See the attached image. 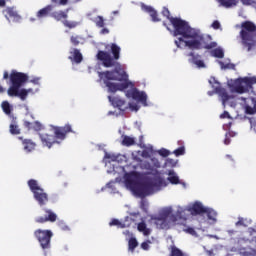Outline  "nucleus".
Returning a JSON list of instances; mask_svg holds the SVG:
<instances>
[{
	"label": "nucleus",
	"mask_w": 256,
	"mask_h": 256,
	"mask_svg": "<svg viewBox=\"0 0 256 256\" xmlns=\"http://www.w3.org/2000/svg\"><path fill=\"white\" fill-rule=\"evenodd\" d=\"M29 81V76L23 72H17L13 70L10 74L11 87L8 91H15V89H21Z\"/></svg>",
	"instance_id": "7"
},
{
	"label": "nucleus",
	"mask_w": 256,
	"mask_h": 256,
	"mask_svg": "<svg viewBox=\"0 0 256 256\" xmlns=\"http://www.w3.org/2000/svg\"><path fill=\"white\" fill-rule=\"evenodd\" d=\"M240 45L244 51H253L256 47V25L252 21H244L241 23V31L239 33Z\"/></svg>",
	"instance_id": "3"
},
{
	"label": "nucleus",
	"mask_w": 256,
	"mask_h": 256,
	"mask_svg": "<svg viewBox=\"0 0 256 256\" xmlns=\"http://www.w3.org/2000/svg\"><path fill=\"white\" fill-rule=\"evenodd\" d=\"M108 100L113 105V107H117L120 111H124L123 106L125 105V100L119 97L108 96Z\"/></svg>",
	"instance_id": "20"
},
{
	"label": "nucleus",
	"mask_w": 256,
	"mask_h": 256,
	"mask_svg": "<svg viewBox=\"0 0 256 256\" xmlns=\"http://www.w3.org/2000/svg\"><path fill=\"white\" fill-rule=\"evenodd\" d=\"M2 14L9 22L13 21V23H19L21 21V15H19L17 9L13 6L6 7L4 10H2Z\"/></svg>",
	"instance_id": "12"
},
{
	"label": "nucleus",
	"mask_w": 256,
	"mask_h": 256,
	"mask_svg": "<svg viewBox=\"0 0 256 256\" xmlns=\"http://www.w3.org/2000/svg\"><path fill=\"white\" fill-rule=\"evenodd\" d=\"M215 90L214 91H208V95L210 96V97H212V95H215Z\"/></svg>",
	"instance_id": "64"
},
{
	"label": "nucleus",
	"mask_w": 256,
	"mask_h": 256,
	"mask_svg": "<svg viewBox=\"0 0 256 256\" xmlns=\"http://www.w3.org/2000/svg\"><path fill=\"white\" fill-rule=\"evenodd\" d=\"M231 117V115L229 114V112L224 111L221 115H220V119H229Z\"/></svg>",
	"instance_id": "51"
},
{
	"label": "nucleus",
	"mask_w": 256,
	"mask_h": 256,
	"mask_svg": "<svg viewBox=\"0 0 256 256\" xmlns=\"http://www.w3.org/2000/svg\"><path fill=\"white\" fill-rule=\"evenodd\" d=\"M162 15L170 21L172 27L174 28V37L180 36V38L175 41V45L178 47V49H181L182 43H184V46L190 49V51H199L201 49L210 50L217 47V42H207L205 40V36L201 34L199 30L191 28L189 22L181 18L171 16L169 8L164 7L162 10Z\"/></svg>",
	"instance_id": "1"
},
{
	"label": "nucleus",
	"mask_w": 256,
	"mask_h": 256,
	"mask_svg": "<svg viewBox=\"0 0 256 256\" xmlns=\"http://www.w3.org/2000/svg\"><path fill=\"white\" fill-rule=\"evenodd\" d=\"M142 157H150L149 156V152L147 151V150H144L143 152H142Z\"/></svg>",
	"instance_id": "59"
},
{
	"label": "nucleus",
	"mask_w": 256,
	"mask_h": 256,
	"mask_svg": "<svg viewBox=\"0 0 256 256\" xmlns=\"http://www.w3.org/2000/svg\"><path fill=\"white\" fill-rule=\"evenodd\" d=\"M98 76L108 88L109 93H117V91H125V89H129V85H131V82H123V83L110 82V81H127L129 76L127 75V72L125 70H112V71L98 72Z\"/></svg>",
	"instance_id": "2"
},
{
	"label": "nucleus",
	"mask_w": 256,
	"mask_h": 256,
	"mask_svg": "<svg viewBox=\"0 0 256 256\" xmlns=\"http://www.w3.org/2000/svg\"><path fill=\"white\" fill-rule=\"evenodd\" d=\"M158 153L161 157H169L171 155V152L165 148L160 149Z\"/></svg>",
	"instance_id": "44"
},
{
	"label": "nucleus",
	"mask_w": 256,
	"mask_h": 256,
	"mask_svg": "<svg viewBox=\"0 0 256 256\" xmlns=\"http://www.w3.org/2000/svg\"><path fill=\"white\" fill-rule=\"evenodd\" d=\"M219 3L226 9L237 6V0H219Z\"/></svg>",
	"instance_id": "33"
},
{
	"label": "nucleus",
	"mask_w": 256,
	"mask_h": 256,
	"mask_svg": "<svg viewBox=\"0 0 256 256\" xmlns=\"http://www.w3.org/2000/svg\"><path fill=\"white\" fill-rule=\"evenodd\" d=\"M11 135H21V128L17 125V122L13 121L9 126Z\"/></svg>",
	"instance_id": "32"
},
{
	"label": "nucleus",
	"mask_w": 256,
	"mask_h": 256,
	"mask_svg": "<svg viewBox=\"0 0 256 256\" xmlns=\"http://www.w3.org/2000/svg\"><path fill=\"white\" fill-rule=\"evenodd\" d=\"M170 256H188V255L183 253L181 249L177 248L176 246H173L171 248Z\"/></svg>",
	"instance_id": "37"
},
{
	"label": "nucleus",
	"mask_w": 256,
	"mask_h": 256,
	"mask_svg": "<svg viewBox=\"0 0 256 256\" xmlns=\"http://www.w3.org/2000/svg\"><path fill=\"white\" fill-rule=\"evenodd\" d=\"M53 3H56L57 5L65 6L69 3V0H51ZM72 3H79L81 0H70Z\"/></svg>",
	"instance_id": "40"
},
{
	"label": "nucleus",
	"mask_w": 256,
	"mask_h": 256,
	"mask_svg": "<svg viewBox=\"0 0 256 256\" xmlns=\"http://www.w3.org/2000/svg\"><path fill=\"white\" fill-rule=\"evenodd\" d=\"M212 27L214 29H221V23H219V21L215 20L213 23H212Z\"/></svg>",
	"instance_id": "53"
},
{
	"label": "nucleus",
	"mask_w": 256,
	"mask_h": 256,
	"mask_svg": "<svg viewBox=\"0 0 256 256\" xmlns=\"http://www.w3.org/2000/svg\"><path fill=\"white\" fill-rule=\"evenodd\" d=\"M136 143L137 142L134 137L122 135L121 145H123V147H133Z\"/></svg>",
	"instance_id": "26"
},
{
	"label": "nucleus",
	"mask_w": 256,
	"mask_h": 256,
	"mask_svg": "<svg viewBox=\"0 0 256 256\" xmlns=\"http://www.w3.org/2000/svg\"><path fill=\"white\" fill-rule=\"evenodd\" d=\"M9 77V72L5 71L3 74V79H7Z\"/></svg>",
	"instance_id": "62"
},
{
	"label": "nucleus",
	"mask_w": 256,
	"mask_h": 256,
	"mask_svg": "<svg viewBox=\"0 0 256 256\" xmlns=\"http://www.w3.org/2000/svg\"><path fill=\"white\" fill-rule=\"evenodd\" d=\"M126 185L128 187H135V180H133L132 178L127 177L126 178Z\"/></svg>",
	"instance_id": "47"
},
{
	"label": "nucleus",
	"mask_w": 256,
	"mask_h": 256,
	"mask_svg": "<svg viewBox=\"0 0 256 256\" xmlns=\"http://www.w3.org/2000/svg\"><path fill=\"white\" fill-rule=\"evenodd\" d=\"M246 111L249 115H253L255 113V108L247 107Z\"/></svg>",
	"instance_id": "55"
},
{
	"label": "nucleus",
	"mask_w": 256,
	"mask_h": 256,
	"mask_svg": "<svg viewBox=\"0 0 256 256\" xmlns=\"http://www.w3.org/2000/svg\"><path fill=\"white\" fill-rule=\"evenodd\" d=\"M205 213H207L208 219H210L211 221H216V219H217V212H215V210L207 209L206 208Z\"/></svg>",
	"instance_id": "38"
},
{
	"label": "nucleus",
	"mask_w": 256,
	"mask_h": 256,
	"mask_svg": "<svg viewBox=\"0 0 256 256\" xmlns=\"http://www.w3.org/2000/svg\"><path fill=\"white\" fill-rule=\"evenodd\" d=\"M126 97H128V99L132 98L135 101H139V103H142L144 107H147V94L145 92H139L137 88H132L130 90H127Z\"/></svg>",
	"instance_id": "10"
},
{
	"label": "nucleus",
	"mask_w": 256,
	"mask_h": 256,
	"mask_svg": "<svg viewBox=\"0 0 256 256\" xmlns=\"http://www.w3.org/2000/svg\"><path fill=\"white\" fill-rule=\"evenodd\" d=\"M243 82H241V79H238L236 81V85L234 87V91L236 93H240V94H243V93H247L249 91V89H247L246 86H243Z\"/></svg>",
	"instance_id": "31"
},
{
	"label": "nucleus",
	"mask_w": 256,
	"mask_h": 256,
	"mask_svg": "<svg viewBox=\"0 0 256 256\" xmlns=\"http://www.w3.org/2000/svg\"><path fill=\"white\" fill-rule=\"evenodd\" d=\"M54 131V139L59 141H65L67 139L68 133H73V128L71 124H66L65 126H52Z\"/></svg>",
	"instance_id": "9"
},
{
	"label": "nucleus",
	"mask_w": 256,
	"mask_h": 256,
	"mask_svg": "<svg viewBox=\"0 0 256 256\" xmlns=\"http://www.w3.org/2000/svg\"><path fill=\"white\" fill-rule=\"evenodd\" d=\"M110 50L113 56L107 51L99 50L96 58L98 61L102 62L103 67L109 69V67H114V70L121 71V63H119V59H121V47L117 44H110Z\"/></svg>",
	"instance_id": "4"
},
{
	"label": "nucleus",
	"mask_w": 256,
	"mask_h": 256,
	"mask_svg": "<svg viewBox=\"0 0 256 256\" xmlns=\"http://www.w3.org/2000/svg\"><path fill=\"white\" fill-rule=\"evenodd\" d=\"M137 247H139V242H137V238H130L128 241L129 251H131V253H134Z\"/></svg>",
	"instance_id": "34"
},
{
	"label": "nucleus",
	"mask_w": 256,
	"mask_h": 256,
	"mask_svg": "<svg viewBox=\"0 0 256 256\" xmlns=\"http://www.w3.org/2000/svg\"><path fill=\"white\" fill-rule=\"evenodd\" d=\"M176 157H181L185 153V146H180L176 150L173 151Z\"/></svg>",
	"instance_id": "42"
},
{
	"label": "nucleus",
	"mask_w": 256,
	"mask_h": 256,
	"mask_svg": "<svg viewBox=\"0 0 256 256\" xmlns=\"http://www.w3.org/2000/svg\"><path fill=\"white\" fill-rule=\"evenodd\" d=\"M241 2L243 3V5H251L252 0H241Z\"/></svg>",
	"instance_id": "57"
},
{
	"label": "nucleus",
	"mask_w": 256,
	"mask_h": 256,
	"mask_svg": "<svg viewBox=\"0 0 256 256\" xmlns=\"http://www.w3.org/2000/svg\"><path fill=\"white\" fill-rule=\"evenodd\" d=\"M39 81H41V78L35 77L30 80V83H33L34 85H39Z\"/></svg>",
	"instance_id": "54"
},
{
	"label": "nucleus",
	"mask_w": 256,
	"mask_h": 256,
	"mask_svg": "<svg viewBox=\"0 0 256 256\" xmlns=\"http://www.w3.org/2000/svg\"><path fill=\"white\" fill-rule=\"evenodd\" d=\"M2 111L5 113V115H9L11 111H13V108L11 107V104H9L8 101H3L1 104Z\"/></svg>",
	"instance_id": "36"
},
{
	"label": "nucleus",
	"mask_w": 256,
	"mask_h": 256,
	"mask_svg": "<svg viewBox=\"0 0 256 256\" xmlns=\"http://www.w3.org/2000/svg\"><path fill=\"white\" fill-rule=\"evenodd\" d=\"M191 215H203L207 211V208L201 204V202H195L192 207L189 208Z\"/></svg>",
	"instance_id": "19"
},
{
	"label": "nucleus",
	"mask_w": 256,
	"mask_h": 256,
	"mask_svg": "<svg viewBox=\"0 0 256 256\" xmlns=\"http://www.w3.org/2000/svg\"><path fill=\"white\" fill-rule=\"evenodd\" d=\"M34 237L43 250L44 256H47V251L51 249V239H53V232L51 230L37 229L34 231Z\"/></svg>",
	"instance_id": "5"
},
{
	"label": "nucleus",
	"mask_w": 256,
	"mask_h": 256,
	"mask_svg": "<svg viewBox=\"0 0 256 256\" xmlns=\"http://www.w3.org/2000/svg\"><path fill=\"white\" fill-rule=\"evenodd\" d=\"M212 57H216V59H223L225 57V52L221 48H215L211 52Z\"/></svg>",
	"instance_id": "35"
},
{
	"label": "nucleus",
	"mask_w": 256,
	"mask_h": 256,
	"mask_svg": "<svg viewBox=\"0 0 256 256\" xmlns=\"http://www.w3.org/2000/svg\"><path fill=\"white\" fill-rule=\"evenodd\" d=\"M9 97H19L21 99V101H25V99H27V96L29 95V93H33V89L29 88V89H15V90H10L7 91Z\"/></svg>",
	"instance_id": "15"
},
{
	"label": "nucleus",
	"mask_w": 256,
	"mask_h": 256,
	"mask_svg": "<svg viewBox=\"0 0 256 256\" xmlns=\"http://www.w3.org/2000/svg\"><path fill=\"white\" fill-rule=\"evenodd\" d=\"M151 243L150 240L146 241V242H142L141 243V249H143L144 251H149V244Z\"/></svg>",
	"instance_id": "46"
},
{
	"label": "nucleus",
	"mask_w": 256,
	"mask_h": 256,
	"mask_svg": "<svg viewBox=\"0 0 256 256\" xmlns=\"http://www.w3.org/2000/svg\"><path fill=\"white\" fill-rule=\"evenodd\" d=\"M181 212H177L176 215L171 210H163L158 218H155V224L159 229H169V222L177 223V217L181 219Z\"/></svg>",
	"instance_id": "6"
},
{
	"label": "nucleus",
	"mask_w": 256,
	"mask_h": 256,
	"mask_svg": "<svg viewBox=\"0 0 256 256\" xmlns=\"http://www.w3.org/2000/svg\"><path fill=\"white\" fill-rule=\"evenodd\" d=\"M214 91L221 98V101H222L223 105H225V103H227V101H229V99H231V95H229V92H227V89H225L221 86L215 87Z\"/></svg>",
	"instance_id": "18"
},
{
	"label": "nucleus",
	"mask_w": 256,
	"mask_h": 256,
	"mask_svg": "<svg viewBox=\"0 0 256 256\" xmlns=\"http://www.w3.org/2000/svg\"><path fill=\"white\" fill-rule=\"evenodd\" d=\"M101 33H102V35H107V33H109V29L104 28L101 30Z\"/></svg>",
	"instance_id": "60"
},
{
	"label": "nucleus",
	"mask_w": 256,
	"mask_h": 256,
	"mask_svg": "<svg viewBox=\"0 0 256 256\" xmlns=\"http://www.w3.org/2000/svg\"><path fill=\"white\" fill-rule=\"evenodd\" d=\"M166 165L170 166V167H175V165H177V162H175V160L168 158L166 160Z\"/></svg>",
	"instance_id": "49"
},
{
	"label": "nucleus",
	"mask_w": 256,
	"mask_h": 256,
	"mask_svg": "<svg viewBox=\"0 0 256 256\" xmlns=\"http://www.w3.org/2000/svg\"><path fill=\"white\" fill-rule=\"evenodd\" d=\"M187 57H190L188 59V63H192L193 65H196L198 69H205V62L201 60V55L195 54V52H190L187 54Z\"/></svg>",
	"instance_id": "16"
},
{
	"label": "nucleus",
	"mask_w": 256,
	"mask_h": 256,
	"mask_svg": "<svg viewBox=\"0 0 256 256\" xmlns=\"http://www.w3.org/2000/svg\"><path fill=\"white\" fill-rule=\"evenodd\" d=\"M72 56H69L70 61H74V63H81L83 61V54H81V51H79V49L74 48Z\"/></svg>",
	"instance_id": "24"
},
{
	"label": "nucleus",
	"mask_w": 256,
	"mask_h": 256,
	"mask_svg": "<svg viewBox=\"0 0 256 256\" xmlns=\"http://www.w3.org/2000/svg\"><path fill=\"white\" fill-rule=\"evenodd\" d=\"M129 108L131 109V111H137L139 109V105L129 103Z\"/></svg>",
	"instance_id": "52"
},
{
	"label": "nucleus",
	"mask_w": 256,
	"mask_h": 256,
	"mask_svg": "<svg viewBox=\"0 0 256 256\" xmlns=\"http://www.w3.org/2000/svg\"><path fill=\"white\" fill-rule=\"evenodd\" d=\"M24 126L29 131H42L43 130V124H41L39 121H35L33 123H31L29 121H25Z\"/></svg>",
	"instance_id": "21"
},
{
	"label": "nucleus",
	"mask_w": 256,
	"mask_h": 256,
	"mask_svg": "<svg viewBox=\"0 0 256 256\" xmlns=\"http://www.w3.org/2000/svg\"><path fill=\"white\" fill-rule=\"evenodd\" d=\"M184 231L185 233H188V235H192V237H197V231H195V228L187 227Z\"/></svg>",
	"instance_id": "43"
},
{
	"label": "nucleus",
	"mask_w": 256,
	"mask_h": 256,
	"mask_svg": "<svg viewBox=\"0 0 256 256\" xmlns=\"http://www.w3.org/2000/svg\"><path fill=\"white\" fill-rule=\"evenodd\" d=\"M22 145L24 147V151L27 153H31V151H35V147H37V144L33 142L31 139H24L22 140Z\"/></svg>",
	"instance_id": "23"
},
{
	"label": "nucleus",
	"mask_w": 256,
	"mask_h": 256,
	"mask_svg": "<svg viewBox=\"0 0 256 256\" xmlns=\"http://www.w3.org/2000/svg\"><path fill=\"white\" fill-rule=\"evenodd\" d=\"M51 11H53V5L49 4L46 7L40 9L37 12L36 17L38 19H43L45 17H49V15H51Z\"/></svg>",
	"instance_id": "22"
},
{
	"label": "nucleus",
	"mask_w": 256,
	"mask_h": 256,
	"mask_svg": "<svg viewBox=\"0 0 256 256\" xmlns=\"http://www.w3.org/2000/svg\"><path fill=\"white\" fill-rule=\"evenodd\" d=\"M249 243L256 246V237H253V238L249 239Z\"/></svg>",
	"instance_id": "58"
},
{
	"label": "nucleus",
	"mask_w": 256,
	"mask_h": 256,
	"mask_svg": "<svg viewBox=\"0 0 256 256\" xmlns=\"http://www.w3.org/2000/svg\"><path fill=\"white\" fill-rule=\"evenodd\" d=\"M45 211V216H40L35 219L36 223H55L57 221V214L53 212L51 209H44Z\"/></svg>",
	"instance_id": "14"
},
{
	"label": "nucleus",
	"mask_w": 256,
	"mask_h": 256,
	"mask_svg": "<svg viewBox=\"0 0 256 256\" xmlns=\"http://www.w3.org/2000/svg\"><path fill=\"white\" fill-rule=\"evenodd\" d=\"M79 39H81V37L71 36L70 41H71L72 45H74V47H77V45H79V43H80Z\"/></svg>",
	"instance_id": "45"
},
{
	"label": "nucleus",
	"mask_w": 256,
	"mask_h": 256,
	"mask_svg": "<svg viewBox=\"0 0 256 256\" xmlns=\"http://www.w3.org/2000/svg\"><path fill=\"white\" fill-rule=\"evenodd\" d=\"M228 235H234V233H237L235 230H228L227 231Z\"/></svg>",
	"instance_id": "63"
},
{
	"label": "nucleus",
	"mask_w": 256,
	"mask_h": 256,
	"mask_svg": "<svg viewBox=\"0 0 256 256\" xmlns=\"http://www.w3.org/2000/svg\"><path fill=\"white\" fill-rule=\"evenodd\" d=\"M167 181H169L171 185H179L181 183V180L179 179V176H177V173H175V170L168 171Z\"/></svg>",
	"instance_id": "25"
},
{
	"label": "nucleus",
	"mask_w": 256,
	"mask_h": 256,
	"mask_svg": "<svg viewBox=\"0 0 256 256\" xmlns=\"http://www.w3.org/2000/svg\"><path fill=\"white\" fill-rule=\"evenodd\" d=\"M157 187V183L153 182V180H149L140 184L137 188V193L145 197L146 195H151L155 191Z\"/></svg>",
	"instance_id": "11"
},
{
	"label": "nucleus",
	"mask_w": 256,
	"mask_h": 256,
	"mask_svg": "<svg viewBox=\"0 0 256 256\" xmlns=\"http://www.w3.org/2000/svg\"><path fill=\"white\" fill-rule=\"evenodd\" d=\"M39 137L41 139L42 145L44 147H48V149H51V147H53V145H55V143H59V141H57L55 139L54 135L51 134H39Z\"/></svg>",
	"instance_id": "17"
},
{
	"label": "nucleus",
	"mask_w": 256,
	"mask_h": 256,
	"mask_svg": "<svg viewBox=\"0 0 256 256\" xmlns=\"http://www.w3.org/2000/svg\"><path fill=\"white\" fill-rule=\"evenodd\" d=\"M27 184L31 193H36L37 191H40V189H42L39 185V182H37V180L35 179L28 180Z\"/></svg>",
	"instance_id": "30"
},
{
	"label": "nucleus",
	"mask_w": 256,
	"mask_h": 256,
	"mask_svg": "<svg viewBox=\"0 0 256 256\" xmlns=\"http://www.w3.org/2000/svg\"><path fill=\"white\" fill-rule=\"evenodd\" d=\"M69 9H66L65 11L59 10L51 13V17L55 19V21H62L64 27H67L68 29H75V27L79 26V22L77 21H68L67 18Z\"/></svg>",
	"instance_id": "8"
},
{
	"label": "nucleus",
	"mask_w": 256,
	"mask_h": 256,
	"mask_svg": "<svg viewBox=\"0 0 256 256\" xmlns=\"http://www.w3.org/2000/svg\"><path fill=\"white\" fill-rule=\"evenodd\" d=\"M33 197L40 207H43L49 203V194H47L43 188L34 192Z\"/></svg>",
	"instance_id": "13"
},
{
	"label": "nucleus",
	"mask_w": 256,
	"mask_h": 256,
	"mask_svg": "<svg viewBox=\"0 0 256 256\" xmlns=\"http://www.w3.org/2000/svg\"><path fill=\"white\" fill-rule=\"evenodd\" d=\"M109 225L110 227L116 226V227H119L120 229H125V227H127V225H125L124 223H121V221H119L118 219H112Z\"/></svg>",
	"instance_id": "39"
},
{
	"label": "nucleus",
	"mask_w": 256,
	"mask_h": 256,
	"mask_svg": "<svg viewBox=\"0 0 256 256\" xmlns=\"http://www.w3.org/2000/svg\"><path fill=\"white\" fill-rule=\"evenodd\" d=\"M95 23L98 27L103 28L105 27V20L103 19V16H97Z\"/></svg>",
	"instance_id": "41"
},
{
	"label": "nucleus",
	"mask_w": 256,
	"mask_h": 256,
	"mask_svg": "<svg viewBox=\"0 0 256 256\" xmlns=\"http://www.w3.org/2000/svg\"><path fill=\"white\" fill-rule=\"evenodd\" d=\"M5 5H7V1L0 0V7H5Z\"/></svg>",
	"instance_id": "61"
},
{
	"label": "nucleus",
	"mask_w": 256,
	"mask_h": 256,
	"mask_svg": "<svg viewBox=\"0 0 256 256\" xmlns=\"http://www.w3.org/2000/svg\"><path fill=\"white\" fill-rule=\"evenodd\" d=\"M236 227H245V220L243 218H238V221L235 223Z\"/></svg>",
	"instance_id": "48"
},
{
	"label": "nucleus",
	"mask_w": 256,
	"mask_h": 256,
	"mask_svg": "<svg viewBox=\"0 0 256 256\" xmlns=\"http://www.w3.org/2000/svg\"><path fill=\"white\" fill-rule=\"evenodd\" d=\"M144 9H145L146 13H149V15L154 23H159V21H161V19L159 18V14H157V12L155 11V9H153V7L145 6Z\"/></svg>",
	"instance_id": "27"
},
{
	"label": "nucleus",
	"mask_w": 256,
	"mask_h": 256,
	"mask_svg": "<svg viewBox=\"0 0 256 256\" xmlns=\"http://www.w3.org/2000/svg\"><path fill=\"white\" fill-rule=\"evenodd\" d=\"M137 229L139 233H143L144 237H149V235H151V228H147V224L145 222L138 223Z\"/></svg>",
	"instance_id": "29"
},
{
	"label": "nucleus",
	"mask_w": 256,
	"mask_h": 256,
	"mask_svg": "<svg viewBox=\"0 0 256 256\" xmlns=\"http://www.w3.org/2000/svg\"><path fill=\"white\" fill-rule=\"evenodd\" d=\"M230 137H231V133L226 134V137L224 139V144L225 145H229L231 143V138Z\"/></svg>",
	"instance_id": "50"
},
{
	"label": "nucleus",
	"mask_w": 256,
	"mask_h": 256,
	"mask_svg": "<svg viewBox=\"0 0 256 256\" xmlns=\"http://www.w3.org/2000/svg\"><path fill=\"white\" fill-rule=\"evenodd\" d=\"M241 83H243L247 89H253V85H256V77H245L241 78Z\"/></svg>",
	"instance_id": "28"
},
{
	"label": "nucleus",
	"mask_w": 256,
	"mask_h": 256,
	"mask_svg": "<svg viewBox=\"0 0 256 256\" xmlns=\"http://www.w3.org/2000/svg\"><path fill=\"white\" fill-rule=\"evenodd\" d=\"M251 129L256 133V120H251Z\"/></svg>",
	"instance_id": "56"
}]
</instances>
